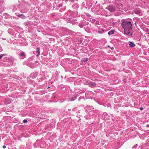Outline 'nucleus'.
Here are the masks:
<instances>
[{"label": "nucleus", "instance_id": "1", "mask_svg": "<svg viewBox=\"0 0 149 149\" xmlns=\"http://www.w3.org/2000/svg\"><path fill=\"white\" fill-rule=\"evenodd\" d=\"M122 26L124 29L125 33L127 35H132L133 33L132 24L130 22H123L122 24Z\"/></svg>", "mask_w": 149, "mask_h": 149}, {"label": "nucleus", "instance_id": "6", "mask_svg": "<svg viewBox=\"0 0 149 149\" xmlns=\"http://www.w3.org/2000/svg\"><path fill=\"white\" fill-rule=\"evenodd\" d=\"M130 46L131 47H133L135 45L132 42H131L130 44Z\"/></svg>", "mask_w": 149, "mask_h": 149}, {"label": "nucleus", "instance_id": "4", "mask_svg": "<svg viewBox=\"0 0 149 149\" xmlns=\"http://www.w3.org/2000/svg\"><path fill=\"white\" fill-rule=\"evenodd\" d=\"M135 13L136 14H139V15L141 13V11L139 10H136L135 11Z\"/></svg>", "mask_w": 149, "mask_h": 149}, {"label": "nucleus", "instance_id": "3", "mask_svg": "<svg viewBox=\"0 0 149 149\" xmlns=\"http://www.w3.org/2000/svg\"><path fill=\"white\" fill-rule=\"evenodd\" d=\"M36 52L37 53V56H38L40 55V48H38L36 49Z\"/></svg>", "mask_w": 149, "mask_h": 149}, {"label": "nucleus", "instance_id": "13", "mask_svg": "<svg viewBox=\"0 0 149 149\" xmlns=\"http://www.w3.org/2000/svg\"><path fill=\"white\" fill-rule=\"evenodd\" d=\"M143 108L142 107H141L140 108V110H143Z\"/></svg>", "mask_w": 149, "mask_h": 149}, {"label": "nucleus", "instance_id": "7", "mask_svg": "<svg viewBox=\"0 0 149 149\" xmlns=\"http://www.w3.org/2000/svg\"><path fill=\"white\" fill-rule=\"evenodd\" d=\"M114 32V31H113V30H111V31H109L108 33V34L109 35H111V34H113Z\"/></svg>", "mask_w": 149, "mask_h": 149}, {"label": "nucleus", "instance_id": "8", "mask_svg": "<svg viewBox=\"0 0 149 149\" xmlns=\"http://www.w3.org/2000/svg\"><path fill=\"white\" fill-rule=\"evenodd\" d=\"M20 55L22 56H25V54H24V52H22L20 54Z\"/></svg>", "mask_w": 149, "mask_h": 149}, {"label": "nucleus", "instance_id": "5", "mask_svg": "<svg viewBox=\"0 0 149 149\" xmlns=\"http://www.w3.org/2000/svg\"><path fill=\"white\" fill-rule=\"evenodd\" d=\"M89 84L90 85L92 86H95L96 85V84L93 82H91L89 83Z\"/></svg>", "mask_w": 149, "mask_h": 149}, {"label": "nucleus", "instance_id": "14", "mask_svg": "<svg viewBox=\"0 0 149 149\" xmlns=\"http://www.w3.org/2000/svg\"><path fill=\"white\" fill-rule=\"evenodd\" d=\"M22 16V15H19V17H20V16Z\"/></svg>", "mask_w": 149, "mask_h": 149}, {"label": "nucleus", "instance_id": "12", "mask_svg": "<svg viewBox=\"0 0 149 149\" xmlns=\"http://www.w3.org/2000/svg\"><path fill=\"white\" fill-rule=\"evenodd\" d=\"M6 146H5V145H4V146H3V148H6Z\"/></svg>", "mask_w": 149, "mask_h": 149}, {"label": "nucleus", "instance_id": "2", "mask_svg": "<svg viewBox=\"0 0 149 149\" xmlns=\"http://www.w3.org/2000/svg\"><path fill=\"white\" fill-rule=\"evenodd\" d=\"M108 10L111 12H113L115 10V8L114 6L112 5H109L108 7Z\"/></svg>", "mask_w": 149, "mask_h": 149}, {"label": "nucleus", "instance_id": "9", "mask_svg": "<svg viewBox=\"0 0 149 149\" xmlns=\"http://www.w3.org/2000/svg\"><path fill=\"white\" fill-rule=\"evenodd\" d=\"M6 55L4 54H1V55H0V59H1L3 56Z\"/></svg>", "mask_w": 149, "mask_h": 149}, {"label": "nucleus", "instance_id": "10", "mask_svg": "<svg viewBox=\"0 0 149 149\" xmlns=\"http://www.w3.org/2000/svg\"><path fill=\"white\" fill-rule=\"evenodd\" d=\"M88 60V58H86V59H84V60H83V61H84V62H86Z\"/></svg>", "mask_w": 149, "mask_h": 149}, {"label": "nucleus", "instance_id": "11", "mask_svg": "<svg viewBox=\"0 0 149 149\" xmlns=\"http://www.w3.org/2000/svg\"><path fill=\"white\" fill-rule=\"evenodd\" d=\"M27 122L26 120L25 119L23 120V123H26Z\"/></svg>", "mask_w": 149, "mask_h": 149}]
</instances>
